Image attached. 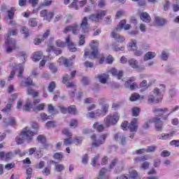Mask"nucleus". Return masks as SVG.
Here are the masks:
<instances>
[{"label":"nucleus","mask_w":179,"mask_h":179,"mask_svg":"<svg viewBox=\"0 0 179 179\" xmlns=\"http://www.w3.org/2000/svg\"><path fill=\"white\" fill-rule=\"evenodd\" d=\"M108 134H103L99 136V138L96 140V134H93L91 136V139L94 141L92 143V146L94 148H99L101 145H103L106 143V139L107 138Z\"/></svg>","instance_id":"0eeeda50"},{"label":"nucleus","mask_w":179,"mask_h":179,"mask_svg":"<svg viewBox=\"0 0 179 179\" xmlns=\"http://www.w3.org/2000/svg\"><path fill=\"white\" fill-rule=\"evenodd\" d=\"M62 134L64 135H66V136H72V133H71V131H69V129H64L62 130Z\"/></svg>","instance_id":"0e129e2a"},{"label":"nucleus","mask_w":179,"mask_h":179,"mask_svg":"<svg viewBox=\"0 0 179 179\" xmlns=\"http://www.w3.org/2000/svg\"><path fill=\"white\" fill-rule=\"evenodd\" d=\"M127 63L133 69H139V62L136 59H130Z\"/></svg>","instance_id":"6ab92c4d"},{"label":"nucleus","mask_w":179,"mask_h":179,"mask_svg":"<svg viewBox=\"0 0 179 179\" xmlns=\"http://www.w3.org/2000/svg\"><path fill=\"white\" fill-rule=\"evenodd\" d=\"M82 28V33H88L89 31V22H87V18L85 17L80 26Z\"/></svg>","instance_id":"4468645a"},{"label":"nucleus","mask_w":179,"mask_h":179,"mask_svg":"<svg viewBox=\"0 0 179 179\" xmlns=\"http://www.w3.org/2000/svg\"><path fill=\"white\" fill-rule=\"evenodd\" d=\"M141 113V109L138 107H134L132 108L133 117H138Z\"/></svg>","instance_id":"37998d69"},{"label":"nucleus","mask_w":179,"mask_h":179,"mask_svg":"<svg viewBox=\"0 0 179 179\" xmlns=\"http://www.w3.org/2000/svg\"><path fill=\"white\" fill-rule=\"evenodd\" d=\"M108 12V10H99L96 12V16L98 17V19L99 20H102L103 17H104V16H106L107 15Z\"/></svg>","instance_id":"b1692460"},{"label":"nucleus","mask_w":179,"mask_h":179,"mask_svg":"<svg viewBox=\"0 0 179 179\" xmlns=\"http://www.w3.org/2000/svg\"><path fill=\"white\" fill-rule=\"evenodd\" d=\"M149 166H150V163H149V162H145L142 164L141 168H143V170H148Z\"/></svg>","instance_id":"680f3d73"},{"label":"nucleus","mask_w":179,"mask_h":179,"mask_svg":"<svg viewBox=\"0 0 179 179\" xmlns=\"http://www.w3.org/2000/svg\"><path fill=\"white\" fill-rule=\"evenodd\" d=\"M80 29L82 28L78 24H73L71 25V31L73 34H76V35L78 34L79 31H80Z\"/></svg>","instance_id":"393cba45"},{"label":"nucleus","mask_w":179,"mask_h":179,"mask_svg":"<svg viewBox=\"0 0 179 179\" xmlns=\"http://www.w3.org/2000/svg\"><path fill=\"white\" fill-rule=\"evenodd\" d=\"M32 174H33V169L28 168L27 169V179H31Z\"/></svg>","instance_id":"5fc2aeb1"},{"label":"nucleus","mask_w":179,"mask_h":179,"mask_svg":"<svg viewBox=\"0 0 179 179\" xmlns=\"http://www.w3.org/2000/svg\"><path fill=\"white\" fill-rule=\"evenodd\" d=\"M160 87H163V89H159L158 87H155L152 91V93L156 98L162 97L163 99L162 94L164 93V92H166V85H161Z\"/></svg>","instance_id":"f8f14e48"},{"label":"nucleus","mask_w":179,"mask_h":179,"mask_svg":"<svg viewBox=\"0 0 179 179\" xmlns=\"http://www.w3.org/2000/svg\"><path fill=\"white\" fill-rule=\"evenodd\" d=\"M140 17L143 22H145V23H149L152 18H150V15L148 13H142L140 15Z\"/></svg>","instance_id":"4be33fe9"},{"label":"nucleus","mask_w":179,"mask_h":179,"mask_svg":"<svg viewBox=\"0 0 179 179\" xmlns=\"http://www.w3.org/2000/svg\"><path fill=\"white\" fill-rule=\"evenodd\" d=\"M50 36V29H47L46 31L43 34L42 38H36L34 41V43L35 45H38L41 43V41H44L47 37Z\"/></svg>","instance_id":"a211bd4d"},{"label":"nucleus","mask_w":179,"mask_h":179,"mask_svg":"<svg viewBox=\"0 0 179 179\" xmlns=\"http://www.w3.org/2000/svg\"><path fill=\"white\" fill-rule=\"evenodd\" d=\"M54 159H57V160H62L64 158V155L61 152H56L54 156Z\"/></svg>","instance_id":"3c124183"},{"label":"nucleus","mask_w":179,"mask_h":179,"mask_svg":"<svg viewBox=\"0 0 179 179\" xmlns=\"http://www.w3.org/2000/svg\"><path fill=\"white\" fill-rule=\"evenodd\" d=\"M161 57L164 61L167 60V58H169V53L166 50L162 51Z\"/></svg>","instance_id":"13d9d810"},{"label":"nucleus","mask_w":179,"mask_h":179,"mask_svg":"<svg viewBox=\"0 0 179 179\" xmlns=\"http://www.w3.org/2000/svg\"><path fill=\"white\" fill-rule=\"evenodd\" d=\"M82 141H83V138L82 137H76L73 141V143H75V145H82Z\"/></svg>","instance_id":"49530a36"},{"label":"nucleus","mask_w":179,"mask_h":179,"mask_svg":"<svg viewBox=\"0 0 179 179\" xmlns=\"http://www.w3.org/2000/svg\"><path fill=\"white\" fill-rule=\"evenodd\" d=\"M27 94L33 96V97L38 96V92L34 91L33 89H28L27 91Z\"/></svg>","instance_id":"c9c22d12"},{"label":"nucleus","mask_w":179,"mask_h":179,"mask_svg":"<svg viewBox=\"0 0 179 179\" xmlns=\"http://www.w3.org/2000/svg\"><path fill=\"white\" fill-rule=\"evenodd\" d=\"M173 134H162L160 136H157L158 139H161L162 141H166V139H169L170 137L173 136Z\"/></svg>","instance_id":"473e14b6"},{"label":"nucleus","mask_w":179,"mask_h":179,"mask_svg":"<svg viewBox=\"0 0 179 179\" xmlns=\"http://www.w3.org/2000/svg\"><path fill=\"white\" fill-rule=\"evenodd\" d=\"M93 128L96 129L98 132H103V131H104V125L100 124L99 122H96L93 124Z\"/></svg>","instance_id":"c756f323"},{"label":"nucleus","mask_w":179,"mask_h":179,"mask_svg":"<svg viewBox=\"0 0 179 179\" xmlns=\"http://www.w3.org/2000/svg\"><path fill=\"white\" fill-rule=\"evenodd\" d=\"M98 78L99 79V82H101V83H106L107 79H108V75L103 73L98 76Z\"/></svg>","instance_id":"7c9ffc66"},{"label":"nucleus","mask_w":179,"mask_h":179,"mask_svg":"<svg viewBox=\"0 0 179 179\" xmlns=\"http://www.w3.org/2000/svg\"><path fill=\"white\" fill-rule=\"evenodd\" d=\"M24 86L25 87H31V86H35L34 83H33V80L30 77H28L26 79Z\"/></svg>","instance_id":"72a5a7b5"},{"label":"nucleus","mask_w":179,"mask_h":179,"mask_svg":"<svg viewBox=\"0 0 179 179\" xmlns=\"http://www.w3.org/2000/svg\"><path fill=\"white\" fill-rule=\"evenodd\" d=\"M22 33L24 34L25 37H29V29L26 28V27H22Z\"/></svg>","instance_id":"69168bd1"},{"label":"nucleus","mask_w":179,"mask_h":179,"mask_svg":"<svg viewBox=\"0 0 179 179\" xmlns=\"http://www.w3.org/2000/svg\"><path fill=\"white\" fill-rule=\"evenodd\" d=\"M99 159H100V154H98L92 159L91 164L92 166H96V164H97V160H99Z\"/></svg>","instance_id":"864d4df0"},{"label":"nucleus","mask_w":179,"mask_h":179,"mask_svg":"<svg viewBox=\"0 0 179 179\" xmlns=\"http://www.w3.org/2000/svg\"><path fill=\"white\" fill-rule=\"evenodd\" d=\"M64 145L68 146V145H72V138H65L64 141Z\"/></svg>","instance_id":"e2e57ef3"},{"label":"nucleus","mask_w":179,"mask_h":179,"mask_svg":"<svg viewBox=\"0 0 179 179\" xmlns=\"http://www.w3.org/2000/svg\"><path fill=\"white\" fill-rule=\"evenodd\" d=\"M41 17H44L45 20H48V22H50L51 19L54 17V13L52 11H48L47 10H43L41 11Z\"/></svg>","instance_id":"9b49d317"},{"label":"nucleus","mask_w":179,"mask_h":179,"mask_svg":"<svg viewBox=\"0 0 179 179\" xmlns=\"http://www.w3.org/2000/svg\"><path fill=\"white\" fill-rule=\"evenodd\" d=\"M17 34V30L13 29L9 34L6 36V52L10 54L16 47V41L13 38H10V36H16Z\"/></svg>","instance_id":"7ed1b4c3"},{"label":"nucleus","mask_w":179,"mask_h":179,"mask_svg":"<svg viewBox=\"0 0 179 179\" xmlns=\"http://www.w3.org/2000/svg\"><path fill=\"white\" fill-rule=\"evenodd\" d=\"M110 73H112L113 76H116L119 80L122 79V77L124 76V71L122 70L118 71L115 68L110 69Z\"/></svg>","instance_id":"ddd939ff"},{"label":"nucleus","mask_w":179,"mask_h":179,"mask_svg":"<svg viewBox=\"0 0 179 179\" xmlns=\"http://www.w3.org/2000/svg\"><path fill=\"white\" fill-rule=\"evenodd\" d=\"M124 24H127V21L125 20H121L117 27L111 33L112 37L115 41H117V43H124V41H125V38L117 33V31H121V30L124 29Z\"/></svg>","instance_id":"20e7f679"},{"label":"nucleus","mask_w":179,"mask_h":179,"mask_svg":"<svg viewBox=\"0 0 179 179\" xmlns=\"http://www.w3.org/2000/svg\"><path fill=\"white\" fill-rule=\"evenodd\" d=\"M167 111H169V108H154L152 109V113H154L155 114H158V115L152 117L149 121L146 122L143 125V128L144 129H148L149 124L153 123L155 124L156 131H157L158 132H162V131H163V121L162 120V118L160 117L164 115L165 113H167Z\"/></svg>","instance_id":"f257e3e1"},{"label":"nucleus","mask_w":179,"mask_h":179,"mask_svg":"<svg viewBox=\"0 0 179 179\" xmlns=\"http://www.w3.org/2000/svg\"><path fill=\"white\" fill-rule=\"evenodd\" d=\"M128 122L127 121H124L121 124V127L123 129V131H127V129H128Z\"/></svg>","instance_id":"774afa93"},{"label":"nucleus","mask_w":179,"mask_h":179,"mask_svg":"<svg viewBox=\"0 0 179 179\" xmlns=\"http://www.w3.org/2000/svg\"><path fill=\"white\" fill-rule=\"evenodd\" d=\"M67 111L70 113V114H75V113L76 112V106H71L68 108Z\"/></svg>","instance_id":"09e8293b"},{"label":"nucleus","mask_w":179,"mask_h":179,"mask_svg":"<svg viewBox=\"0 0 179 179\" xmlns=\"http://www.w3.org/2000/svg\"><path fill=\"white\" fill-rule=\"evenodd\" d=\"M38 142H40V143H42L43 148L47 149L50 146L49 144H47L45 142H47V139L45 138V136L43 135H39L37 137Z\"/></svg>","instance_id":"aec40b11"},{"label":"nucleus","mask_w":179,"mask_h":179,"mask_svg":"<svg viewBox=\"0 0 179 179\" xmlns=\"http://www.w3.org/2000/svg\"><path fill=\"white\" fill-rule=\"evenodd\" d=\"M42 173L43 176H50V174H51V166L45 167L43 169Z\"/></svg>","instance_id":"58836bf2"},{"label":"nucleus","mask_w":179,"mask_h":179,"mask_svg":"<svg viewBox=\"0 0 179 179\" xmlns=\"http://www.w3.org/2000/svg\"><path fill=\"white\" fill-rule=\"evenodd\" d=\"M106 0H99L98 1V6L99 8H103L106 6Z\"/></svg>","instance_id":"bf43d9fd"},{"label":"nucleus","mask_w":179,"mask_h":179,"mask_svg":"<svg viewBox=\"0 0 179 179\" xmlns=\"http://www.w3.org/2000/svg\"><path fill=\"white\" fill-rule=\"evenodd\" d=\"M89 20H92V22H99V17H97V14H92L88 17Z\"/></svg>","instance_id":"79ce46f5"},{"label":"nucleus","mask_w":179,"mask_h":179,"mask_svg":"<svg viewBox=\"0 0 179 179\" xmlns=\"http://www.w3.org/2000/svg\"><path fill=\"white\" fill-rule=\"evenodd\" d=\"M42 57H43V52H41V51L35 52L34 53L33 60H34L35 62H38L40 59H41Z\"/></svg>","instance_id":"a878e982"},{"label":"nucleus","mask_w":179,"mask_h":179,"mask_svg":"<svg viewBox=\"0 0 179 179\" xmlns=\"http://www.w3.org/2000/svg\"><path fill=\"white\" fill-rule=\"evenodd\" d=\"M37 23H38V22H37L36 18H31L29 21V24L31 27H36V26H37Z\"/></svg>","instance_id":"c03bdc74"},{"label":"nucleus","mask_w":179,"mask_h":179,"mask_svg":"<svg viewBox=\"0 0 179 179\" xmlns=\"http://www.w3.org/2000/svg\"><path fill=\"white\" fill-rule=\"evenodd\" d=\"M8 13L9 19H13V16H15V8H12L10 10L8 11Z\"/></svg>","instance_id":"6e6d98bb"},{"label":"nucleus","mask_w":179,"mask_h":179,"mask_svg":"<svg viewBox=\"0 0 179 179\" xmlns=\"http://www.w3.org/2000/svg\"><path fill=\"white\" fill-rule=\"evenodd\" d=\"M55 171H57V173H61L62 171H64V170H65V166H64V164H61L58 162H55Z\"/></svg>","instance_id":"bb28decb"},{"label":"nucleus","mask_w":179,"mask_h":179,"mask_svg":"<svg viewBox=\"0 0 179 179\" xmlns=\"http://www.w3.org/2000/svg\"><path fill=\"white\" fill-rule=\"evenodd\" d=\"M162 100H163L162 97L156 98L152 94H150L148 98V104H153V103H160Z\"/></svg>","instance_id":"dca6fc26"},{"label":"nucleus","mask_w":179,"mask_h":179,"mask_svg":"<svg viewBox=\"0 0 179 179\" xmlns=\"http://www.w3.org/2000/svg\"><path fill=\"white\" fill-rule=\"evenodd\" d=\"M178 108H179L178 106H175L173 108L171 109V112L169 114L162 117V120H167L169 118V115H170V114H173V113H175V111H177Z\"/></svg>","instance_id":"a19ab883"},{"label":"nucleus","mask_w":179,"mask_h":179,"mask_svg":"<svg viewBox=\"0 0 179 179\" xmlns=\"http://www.w3.org/2000/svg\"><path fill=\"white\" fill-rule=\"evenodd\" d=\"M58 62L59 65H64V66H69V60L68 59H65L64 57H60L58 59Z\"/></svg>","instance_id":"c85d7f7f"},{"label":"nucleus","mask_w":179,"mask_h":179,"mask_svg":"<svg viewBox=\"0 0 179 179\" xmlns=\"http://www.w3.org/2000/svg\"><path fill=\"white\" fill-rule=\"evenodd\" d=\"M141 99V95L136 93H134L130 96V101H136V100H139Z\"/></svg>","instance_id":"ea45409f"},{"label":"nucleus","mask_w":179,"mask_h":179,"mask_svg":"<svg viewBox=\"0 0 179 179\" xmlns=\"http://www.w3.org/2000/svg\"><path fill=\"white\" fill-rule=\"evenodd\" d=\"M71 79H72V78L71 76H69V75L65 74L63 76L62 83L64 85H66V87H71L72 89H73V90L75 92V90H76V85L73 83L69 82V80H71Z\"/></svg>","instance_id":"6e6552de"},{"label":"nucleus","mask_w":179,"mask_h":179,"mask_svg":"<svg viewBox=\"0 0 179 179\" xmlns=\"http://www.w3.org/2000/svg\"><path fill=\"white\" fill-rule=\"evenodd\" d=\"M155 23L157 26H164L166 24V20L160 17H155Z\"/></svg>","instance_id":"412c9836"},{"label":"nucleus","mask_w":179,"mask_h":179,"mask_svg":"<svg viewBox=\"0 0 179 179\" xmlns=\"http://www.w3.org/2000/svg\"><path fill=\"white\" fill-rule=\"evenodd\" d=\"M33 107V104L30 101H27L26 104L23 106L24 111H30Z\"/></svg>","instance_id":"e433bc0d"},{"label":"nucleus","mask_w":179,"mask_h":179,"mask_svg":"<svg viewBox=\"0 0 179 179\" xmlns=\"http://www.w3.org/2000/svg\"><path fill=\"white\" fill-rule=\"evenodd\" d=\"M90 45L91 47L92 52L85 50L84 57H88L90 59L97 58V55H99V41H92Z\"/></svg>","instance_id":"39448f33"},{"label":"nucleus","mask_w":179,"mask_h":179,"mask_svg":"<svg viewBox=\"0 0 179 179\" xmlns=\"http://www.w3.org/2000/svg\"><path fill=\"white\" fill-rule=\"evenodd\" d=\"M37 131H31L29 127H25L21 134L16 137V142L17 145L24 143V141L30 142L33 139V136L36 135Z\"/></svg>","instance_id":"f03ea898"},{"label":"nucleus","mask_w":179,"mask_h":179,"mask_svg":"<svg viewBox=\"0 0 179 179\" xmlns=\"http://www.w3.org/2000/svg\"><path fill=\"white\" fill-rule=\"evenodd\" d=\"M10 108H12V103H8L4 108L2 109L3 113H9L10 111Z\"/></svg>","instance_id":"de8ad7c7"},{"label":"nucleus","mask_w":179,"mask_h":179,"mask_svg":"<svg viewBox=\"0 0 179 179\" xmlns=\"http://www.w3.org/2000/svg\"><path fill=\"white\" fill-rule=\"evenodd\" d=\"M66 44L68 45L69 49L71 52H76L77 49L75 47V43L71 41V36H68L66 38Z\"/></svg>","instance_id":"2eb2a0df"},{"label":"nucleus","mask_w":179,"mask_h":179,"mask_svg":"<svg viewBox=\"0 0 179 179\" xmlns=\"http://www.w3.org/2000/svg\"><path fill=\"white\" fill-rule=\"evenodd\" d=\"M135 82V77H131L127 81L124 83V87L127 89H130V90H135L136 87H138V85H136ZM132 83V84H131Z\"/></svg>","instance_id":"1a4fd4ad"},{"label":"nucleus","mask_w":179,"mask_h":179,"mask_svg":"<svg viewBox=\"0 0 179 179\" xmlns=\"http://www.w3.org/2000/svg\"><path fill=\"white\" fill-rule=\"evenodd\" d=\"M129 51H134V55L136 57H141L142 55L143 52L141 50H138V47H136V43L131 42L129 43Z\"/></svg>","instance_id":"9d476101"},{"label":"nucleus","mask_w":179,"mask_h":179,"mask_svg":"<svg viewBox=\"0 0 179 179\" xmlns=\"http://www.w3.org/2000/svg\"><path fill=\"white\" fill-rule=\"evenodd\" d=\"M129 129L131 132H136L138 131V118H134L131 122L130 125L129 126Z\"/></svg>","instance_id":"f3484780"},{"label":"nucleus","mask_w":179,"mask_h":179,"mask_svg":"<svg viewBox=\"0 0 179 179\" xmlns=\"http://www.w3.org/2000/svg\"><path fill=\"white\" fill-rule=\"evenodd\" d=\"M15 155H18L20 157H23V156H26V151H22L20 149L15 150Z\"/></svg>","instance_id":"8fccbe9b"},{"label":"nucleus","mask_w":179,"mask_h":179,"mask_svg":"<svg viewBox=\"0 0 179 179\" xmlns=\"http://www.w3.org/2000/svg\"><path fill=\"white\" fill-rule=\"evenodd\" d=\"M120 121V114L117 113L108 115L103 120V124L106 128H110L111 126L116 125Z\"/></svg>","instance_id":"423d86ee"},{"label":"nucleus","mask_w":179,"mask_h":179,"mask_svg":"<svg viewBox=\"0 0 179 179\" xmlns=\"http://www.w3.org/2000/svg\"><path fill=\"white\" fill-rule=\"evenodd\" d=\"M119 138H121V143H122V145H125V143H127L125 136H122L120 134H116L115 135V141H118Z\"/></svg>","instance_id":"f704fd0d"},{"label":"nucleus","mask_w":179,"mask_h":179,"mask_svg":"<svg viewBox=\"0 0 179 179\" xmlns=\"http://www.w3.org/2000/svg\"><path fill=\"white\" fill-rule=\"evenodd\" d=\"M84 66H85V68H93V66H94V64H93V62L87 61L84 63Z\"/></svg>","instance_id":"338daca9"},{"label":"nucleus","mask_w":179,"mask_h":179,"mask_svg":"<svg viewBox=\"0 0 179 179\" xmlns=\"http://www.w3.org/2000/svg\"><path fill=\"white\" fill-rule=\"evenodd\" d=\"M55 86H56L55 82L52 81V82L49 84V86H48V91H49L50 93H52V92H54V90L55 89Z\"/></svg>","instance_id":"a18cd8bd"},{"label":"nucleus","mask_w":179,"mask_h":179,"mask_svg":"<svg viewBox=\"0 0 179 179\" xmlns=\"http://www.w3.org/2000/svg\"><path fill=\"white\" fill-rule=\"evenodd\" d=\"M45 107V104L40 103L37 106L33 108V111H43Z\"/></svg>","instance_id":"4c0bfd02"},{"label":"nucleus","mask_w":179,"mask_h":179,"mask_svg":"<svg viewBox=\"0 0 179 179\" xmlns=\"http://www.w3.org/2000/svg\"><path fill=\"white\" fill-rule=\"evenodd\" d=\"M149 159V157L148 155H144L141 157H137L134 159V163H141V162H145V160H148Z\"/></svg>","instance_id":"2f4dec72"},{"label":"nucleus","mask_w":179,"mask_h":179,"mask_svg":"<svg viewBox=\"0 0 179 179\" xmlns=\"http://www.w3.org/2000/svg\"><path fill=\"white\" fill-rule=\"evenodd\" d=\"M49 69H50V71L53 73H55V72H57L58 71V69H57V67L55 66V64L50 63L49 64Z\"/></svg>","instance_id":"603ef678"},{"label":"nucleus","mask_w":179,"mask_h":179,"mask_svg":"<svg viewBox=\"0 0 179 179\" xmlns=\"http://www.w3.org/2000/svg\"><path fill=\"white\" fill-rule=\"evenodd\" d=\"M156 57V53L155 52H147L143 57L144 61H149V59H153Z\"/></svg>","instance_id":"5701e85b"},{"label":"nucleus","mask_w":179,"mask_h":179,"mask_svg":"<svg viewBox=\"0 0 179 179\" xmlns=\"http://www.w3.org/2000/svg\"><path fill=\"white\" fill-rule=\"evenodd\" d=\"M129 178L131 179H136V178H139V175L138 174V171L135 169H131L129 171Z\"/></svg>","instance_id":"cd10ccee"},{"label":"nucleus","mask_w":179,"mask_h":179,"mask_svg":"<svg viewBox=\"0 0 179 179\" xmlns=\"http://www.w3.org/2000/svg\"><path fill=\"white\" fill-rule=\"evenodd\" d=\"M45 127H47V128H54V127H55V122L48 121L45 124Z\"/></svg>","instance_id":"052dcab7"},{"label":"nucleus","mask_w":179,"mask_h":179,"mask_svg":"<svg viewBox=\"0 0 179 179\" xmlns=\"http://www.w3.org/2000/svg\"><path fill=\"white\" fill-rule=\"evenodd\" d=\"M74 1H73L69 6V8H74V9H76V10H78L79 9V7L78 6V5H76V2H78V0H73Z\"/></svg>","instance_id":"4d7b16f0"}]
</instances>
